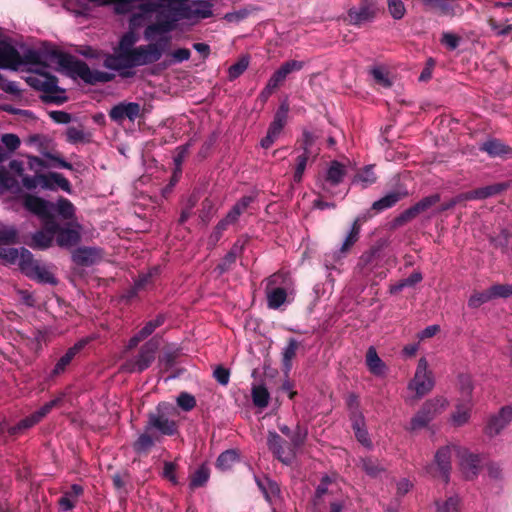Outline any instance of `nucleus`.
<instances>
[{
    "mask_svg": "<svg viewBox=\"0 0 512 512\" xmlns=\"http://www.w3.org/2000/svg\"><path fill=\"white\" fill-rule=\"evenodd\" d=\"M212 15V6L207 1L165 0L162 19L150 24L144 31L146 40H154L158 35L171 32L182 19H205Z\"/></svg>",
    "mask_w": 512,
    "mask_h": 512,
    "instance_id": "nucleus-1",
    "label": "nucleus"
},
{
    "mask_svg": "<svg viewBox=\"0 0 512 512\" xmlns=\"http://www.w3.org/2000/svg\"><path fill=\"white\" fill-rule=\"evenodd\" d=\"M24 206L41 220L54 221L53 212H57L63 219H72L75 214L74 205L66 198H59L56 203H52L34 195H26Z\"/></svg>",
    "mask_w": 512,
    "mask_h": 512,
    "instance_id": "nucleus-2",
    "label": "nucleus"
},
{
    "mask_svg": "<svg viewBox=\"0 0 512 512\" xmlns=\"http://www.w3.org/2000/svg\"><path fill=\"white\" fill-rule=\"evenodd\" d=\"M165 0H113L114 10L118 14H127L135 9L138 13H134L130 18V26L133 28L142 24V19L153 13H159V19L163 15V2Z\"/></svg>",
    "mask_w": 512,
    "mask_h": 512,
    "instance_id": "nucleus-3",
    "label": "nucleus"
},
{
    "mask_svg": "<svg viewBox=\"0 0 512 512\" xmlns=\"http://www.w3.org/2000/svg\"><path fill=\"white\" fill-rule=\"evenodd\" d=\"M51 63L61 69H74L77 74L88 83L106 82L110 76L104 72H94L80 61H74L73 57L60 52H52L49 56Z\"/></svg>",
    "mask_w": 512,
    "mask_h": 512,
    "instance_id": "nucleus-4",
    "label": "nucleus"
},
{
    "mask_svg": "<svg viewBox=\"0 0 512 512\" xmlns=\"http://www.w3.org/2000/svg\"><path fill=\"white\" fill-rule=\"evenodd\" d=\"M169 41L170 38L166 37L160 42L136 47L129 57V60L124 63V69L157 62L162 57Z\"/></svg>",
    "mask_w": 512,
    "mask_h": 512,
    "instance_id": "nucleus-5",
    "label": "nucleus"
},
{
    "mask_svg": "<svg viewBox=\"0 0 512 512\" xmlns=\"http://www.w3.org/2000/svg\"><path fill=\"white\" fill-rule=\"evenodd\" d=\"M435 386L433 372L429 369L425 357L418 360L413 378L408 382V391L414 393L415 398L420 399L427 395Z\"/></svg>",
    "mask_w": 512,
    "mask_h": 512,
    "instance_id": "nucleus-6",
    "label": "nucleus"
},
{
    "mask_svg": "<svg viewBox=\"0 0 512 512\" xmlns=\"http://www.w3.org/2000/svg\"><path fill=\"white\" fill-rule=\"evenodd\" d=\"M169 410L174 408L167 403L159 404L156 412L149 415L146 430H157L162 435H174L177 432V425L174 420L168 418Z\"/></svg>",
    "mask_w": 512,
    "mask_h": 512,
    "instance_id": "nucleus-7",
    "label": "nucleus"
},
{
    "mask_svg": "<svg viewBox=\"0 0 512 512\" xmlns=\"http://www.w3.org/2000/svg\"><path fill=\"white\" fill-rule=\"evenodd\" d=\"M27 82L33 88L47 93V97L56 103H63L66 100L65 91L59 89L57 78L46 73H38L27 78Z\"/></svg>",
    "mask_w": 512,
    "mask_h": 512,
    "instance_id": "nucleus-8",
    "label": "nucleus"
},
{
    "mask_svg": "<svg viewBox=\"0 0 512 512\" xmlns=\"http://www.w3.org/2000/svg\"><path fill=\"white\" fill-rule=\"evenodd\" d=\"M138 37L135 32L129 31L122 36L120 39L118 48L115 51V54L109 56L105 60V65L114 70L124 69V63L129 60V57L132 55L133 50L135 49L133 46L137 42Z\"/></svg>",
    "mask_w": 512,
    "mask_h": 512,
    "instance_id": "nucleus-9",
    "label": "nucleus"
},
{
    "mask_svg": "<svg viewBox=\"0 0 512 512\" xmlns=\"http://www.w3.org/2000/svg\"><path fill=\"white\" fill-rule=\"evenodd\" d=\"M317 137L310 132L303 133L302 148L303 152L296 159V167L294 172V181L302 180L304 171L309 160H315L319 154L320 148L316 144Z\"/></svg>",
    "mask_w": 512,
    "mask_h": 512,
    "instance_id": "nucleus-10",
    "label": "nucleus"
},
{
    "mask_svg": "<svg viewBox=\"0 0 512 512\" xmlns=\"http://www.w3.org/2000/svg\"><path fill=\"white\" fill-rule=\"evenodd\" d=\"M453 453H460V447L447 445L438 449L435 454L436 467L434 468L433 465L427 467V473L433 477H441L445 482H448Z\"/></svg>",
    "mask_w": 512,
    "mask_h": 512,
    "instance_id": "nucleus-11",
    "label": "nucleus"
},
{
    "mask_svg": "<svg viewBox=\"0 0 512 512\" xmlns=\"http://www.w3.org/2000/svg\"><path fill=\"white\" fill-rule=\"evenodd\" d=\"M156 350L157 344L155 342H147L134 359H130L122 365V369L129 373L141 372L147 369L155 359Z\"/></svg>",
    "mask_w": 512,
    "mask_h": 512,
    "instance_id": "nucleus-12",
    "label": "nucleus"
},
{
    "mask_svg": "<svg viewBox=\"0 0 512 512\" xmlns=\"http://www.w3.org/2000/svg\"><path fill=\"white\" fill-rule=\"evenodd\" d=\"M22 272L29 278L36 280L39 283L52 285L57 283L51 267L34 260L33 256H31L27 264L24 265Z\"/></svg>",
    "mask_w": 512,
    "mask_h": 512,
    "instance_id": "nucleus-13",
    "label": "nucleus"
},
{
    "mask_svg": "<svg viewBox=\"0 0 512 512\" xmlns=\"http://www.w3.org/2000/svg\"><path fill=\"white\" fill-rule=\"evenodd\" d=\"M286 280L280 273L272 275L267 284V304L271 309H278L287 299L288 293L284 287H272L276 284H285Z\"/></svg>",
    "mask_w": 512,
    "mask_h": 512,
    "instance_id": "nucleus-14",
    "label": "nucleus"
},
{
    "mask_svg": "<svg viewBox=\"0 0 512 512\" xmlns=\"http://www.w3.org/2000/svg\"><path fill=\"white\" fill-rule=\"evenodd\" d=\"M422 4L441 16L456 17L463 14L460 0H421Z\"/></svg>",
    "mask_w": 512,
    "mask_h": 512,
    "instance_id": "nucleus-15",
    "label": "nucleus"
},
{
    "mask_svg": "<svg viewBox=\"0 0 512 512\" xmlns=\"http://www.w3.org/2000/svg\"><path fill=\"white\" fill-rule=\"evenodd\" d=\"M303 67V61L290 60L283 63L269 78L267 82V92H274L289 74L300 71Z\"/></svg>",
    "mask_w": 512,
    "mask_h": 512,
    "instance_id": "nucleus-16",
    "label": "nucleus"
},
{
    "mask_svg": "<svg viewBox=\"0 0 512 512\" xmlns=\"http://www.w3.org/2000/svg\"><path fill=\"white\" fill-rule=\"evenodd\" d=\"M512 421V403L503 406L498 413L490 416L485 427L489 436L499 434Z\"/></svg>",
    "mask_w": 512,
    "mask_h": 512,
    "instance_id": "nucleus-17",
    "label": "nucleus"
},
{
    "mask_svg": "<svg viewBox=\"0 0 512 512\" xmlns=\"http://www.w3.org/2000/svg\"><path fill=\"white\" fill-rule=\"evenodd\" d=\"M254 201L253 196L242 197L227 213L226 217L222 219L216 226V236L218 239L221 233L227 228L228 225L234 224L240 215L247 210L249 205Z\"/></svg>",
    "mask_w": 512,
    "mask_h": 512,
    "instance_id": "nucleus-18",
    "label": "nucleus"
},
{
    "mask_svg": "<svg viewBox=\"0 0 512 512\" xmlns=\"http://www.w3.org/2000/svg\"><path fill=\"white\" fill-rule=\"evenodd\" d=\"M42 222L44 228L33 234L31 246L38 249H47L55 239L58 224L50 220H42Z\"/></svg>",
    "mask_w": 512,
    "mask_h": 512,
    "instance_id": "nucleus-19",
    "label": "nucleus"
},
{
    "mask_svg": "<svg viewBox=\"0 0 512 512\" xmlns=\"http://www.w3.org/2000/svg\"><path fill=\"white\" fill-rule=\"evenodd\" d=\"M473 407V399H458L449 418L450 424L454 427L467 424L471 418Z\"/></svg>",
    "mask_w": 512,
    "mask_h": 512,
    "instance_id": "nucleus-20",
    "label": "nucleus"
},
{
    "mask_svg": "<svg viewBox=\"0 0 512 512\" xmlns=\"http://www.w3.org/2000/svg\"><path fill=\"white\" fill-rule=\"evenodd\" d=\"M140 114V105L135 102H122L114 106L109 113L110 118L116 122H122L124 119L134 121Z\"/></svg>",
    "mask_w": 512,
    "mask_h": 512,
    "instance_id": "nucleus-21",
    "label": "nucleus"
},
{
    "mask_svg": "<svg viewBox=\"0 0 512 512\" xmlns=\"http://www.w3.org/2000/svg\"><path fill=\"white\" fill-rule=\"evenodd\" d=\"M40 187L45 190H61L71 193L70 182L60 173L50 172L47 174H40Z\"/></svg>",
    "mask_w": 512,
    "mask_h": 512,
    "instance_id": "nucleus-22",
    "label": "nucleus"
},
{
    "mask_svg": "<svg viewBox=\"0 0 512 512\" xmlns=\"http://www.w3.org/2000/svg\"><path fill=\"white\" fill-rule=\"evenodd\" d=\"M56 243L61 248H71L80 241L79 227H60L55 235Z\"/></svg>",
    "mask_w": 512,
    "mask_h": 512,
    "instance_id": "nucleus-23",
    "label": "nucleus"
},
{
    "mask_svg": "<svg viewBox=\"0 0 512 512\" xmlns=\"http://www.w3.org/2000/svg\"><path fill=\"white\" fill-rule=\"evenodd\" d=\"M0 256L6 263L18 265L23 271L24 265L27 264L32 254L25 248H7L1 251Z\"/></svg>",
    "mask_w": 512,
    "mask_h": 512,
    "instance_id": "nucleus-24",
    "label": "nucleus"
},
{
    "mask_svg": "<svg viewBox=\"0 0 512 512\" xmlns=\"http://www.w3.org/2000/svg\"><path fill=\"white\" fill-rule=\"evenodd\" d=\"M282 440L280 436L275 432H270L267 438L269 448L277 456V458L285 463L289 464L293 460L295 453L293 449L288 448L287 450L282 447Z\"/></svg>",
    "mask_w": 512,
    "mask_h": 512,
    "instance_id": "nucleus-25",
    "label": "nucleus"
},
{
    "mask_svg": "<svg viewBox=\"0 0 512 512\" xmlns=\"http://www.w3.org/2000/svg\"><path fill=\"white\" fill-rule=\"evenodd\" d=\"M460 466L467 479L475 477L480 468V459L477 455L468 453L466 450L460 448Z\"/></svg>",
    "mask_w": 512,
    "mask_h": 512,
    "instance_id": "nucleus-26",
    "label": "nucleus"
},
{
    "mask_svg": "<svg viewBox=\"0 0 512 512\" xmlns=\"http://www.w3.org/2000/svg\"><path fill=\"white\" fill-rule=\"evenodd\" d=\"M100 257V251L91 247H80L72 253L73 262L81 266L93 265L100 259Z\"/></svg>",
    "mask_w": 512,
    "mask_h": 512,
    "instance_id": "nucleus-27",
    "label": "nucleus"
},
{
    "mask_svg": "<svg viewBox=\"0 0 512 512\" xmlns=\"http://www.w3.org/2000/svg\"><path fill=\"white\" fill-rule=\"evenodd\" d=\"M88 343V339H83L77 342L74 346L69 348L65 355H63L55 364L52 375L56 376L63 373L66 367L71 363L75 355Z\"/></svg>",
    "mask_w": 512,
    "mask_h": 512,
    "instance_id": "nucleus-28",
    "label": "nucleus"
},
{
    "mask_svg": "<svg viewBox=\"0 0 512 512\" xmlns=\"http://www.w3.org/2000/svg\"><path fill=\"white\" fill-rule=\"evenodd\" d=\"M349 417L351 421L352 429L355 432L366 428V421L363 413L359 410L357 397L351 395L349 398Z\"/></svg>",
    "mask_w": 512,
    "mask_h": 512,
    "instance_id": "nucleus-29",
    "label": "nucleus"
},
{
    "mask_svg": "<svg viewBox=\"0 0 512 512\" xmlns=\"http://www.w3.org/2000/svg\"><path fill=\"white\" fill-rule=\"evenodd\" d=\"M449 405V400L445 396H436L427 400L422 409L427 413V415L433 420L438 415L443 413Z\"/></svg>",
    "mask_w": 512,
    "mask_h": 512,
    "instance_id": "nucleus-30",
    "label": "nucleus"
},
{
    "mask_svg": "<svg viewBox=\"0 0 512 512\" xmlns=\"http://www.w3.org/2000/svg\"><path fill=\"white\" fill-rule=\"evenodd\" d=\"M439 201H440L439 194H433V195L427 196V197L423 198L422 200H420L419 202H417L414 206H412L411 208L406 210L403 214V217L405 219H411V218L415 217L416 215H418L419 213L426 211L427 209H429L430 207H432Z\"/></svg>",
    "mask_w": 512,
    "mask_h": 512,
    "instance_id": "nucleus-31",
    "label": "nucleus"
},
{
    "mask_svg": "<svg viewBox=\"0 0 512 512\" xmlns=\"http://www.w3.org/2000/svg\"><path fill=\"white\" fill-rule=\"evenodd\" d=\"M366 364L369 371L376 376H383L386 372V365L378 356L377 351L373 346L368 348Z\"/></svg>",
    "mask_w": 512,
    "mask_h": 512,
    "instance_id": "nucleus-32",
    "label": "nucleus"
},
{
    "mask_svg": "<svg viewBox=\"0 0 512 512\" xmlns=\"http://www.w3.org/2000/svg\"><path fill=\"white\" fill-rule=\"evenodd\" d=\"M407 195V192L393 191L386 194L384 197L375 201L372 205V209L377 212L389 209L394 206L398 201Z\"/></svg>",
    "mask_w": 512,
    "mask_h": 512,
    "instance_id": "nucleus-33",
    "label": "nucleus"
},
{
    "mask_svg": "<svg viewBox=\"0 0 512 512\" xmlns=\"http://www.w3.org/2000/svg\"><path fill=\"white\" fill-rule=\"evenodd\" d=\"M359 466L370 477L376 478L385 471L384 466L375 458L365 457L360 459Z\"/></svg>",
    "mask_w": 512,
    "mask_h": 512,
    "instance_id": "nucleus-34",
    "label": "nucleus"
},
{
    "mask_svg": "<svg viewBox=\"0 0 512 512\" xmlns=\"http://www.w3.org/2000/svg\"><path fill=\"white\" fill-rule=\"evenodd\" d=\"M481 150L487 152L492 157L503 156L512 151V149L504 145L499 140H489L483 143Z\"/></svg>",
    "mask_w": 512,
    "mask_h": 512,
    "instance_id": "nucleus-35",
    "label": "nucleus"
},
{
    "mask_svg": "<svg viewBox=\"0 0 512 512\" xmlns=\"http://www.w3.org/2000/svg\"><path fill=\"white\" fill-rule=\"evenodd\" d=\"M376 179L377 178L373 171V166L369 165L355 175L353 184H359L362 188H366L375 183Z\"/></svg>",
    "mask_w": 512,
    "mask_h": 512,
    "instance_id": "nucleus-36",
    "label": "nucleus"
},
{
    "mask_svg": "<svg viewBox=\"0 0 512 512\" xmlns=\"http://www.w3.org/2000/svg\"><path fill=\"white\" fill-rule=\"evenodd\" d=\"M298 341L294 338L289 339L288 344L284 347L282 356H283V366L285 368L286 373L291 370L292 360L296 356V352L298 349Z\"/></svg>",
    "mask_w": 512,
    "mask_h": 512,
    "instance_id": "nucleus-37",
    "label": "nucleus"
},
{
    "mask_svg": "<svg viewBox=\"0 0 512 512\" xmlns=\"http://www.w3.org/2000/svg\"><path fill=\"white\" fill-rule=\"evenodd\" d=\"M458 389L461 394L460 399H473L474 381L468 374L458 376Z\"/></svg>",
    "mask_w": 512,
    "mask_h": 512,
    "instance_id": "nucleus-38",
    "label": "nucleus"
},
{
    "mask_svg": "<svg viewBox=\"0 0 512 512\" xmlns=\"http://www.w3.org/2000/svg\"><path fill=\"white\" fill-rule=\"evenodd\" d=\"M506 188L504 184H494L486 187L475 189L471 192L472 200L485 199L490 196L496 195Z\"/></svg>",
    "mask_w": 512,
    "mask_h": 512,
    "instance_id": "nucleus-39",
    "label": "nucleus"
},
{
    "mask_svg": "<svg viewBox=\"0 0 512 512\" xmlns=\"http://www.w3.org/2000/svg\"><path fill=\"white\" fill-rule=\"evenodd\" d=\"M490 287L484 291H474L468 299V306L472 309H477L483 304L492 301Z\"/></svg>",
    "mask_w": 512,
    "mask_h": 512,
    "instance_id": "nucleus-40",
    "label": "nucleus"
},
{
    "mask_svg": "<svg viewBox=\"0 0 512 512\" xmlns=\"http://www.w3.org/2000/svg\"><path fill=\"white\" fill-rule=\"evenodd\" d=\"M210 476V470L206 465L200 466L190 478V487L192 489L204 486Z\"/></svg>",
    "mask_w": 512,
    "mask_h": 512,
    "instance_id": "nucleus-41",
    "label": "nucleus"
},
{
    "mask_svg": "<svg viewBox=\"0 0 512 512\" xmlns=\"http://www.w3.org/2000/svg\"><path fill=\"white\" fill-rule=\"evenodd\" d=\"M2 191H9L11 193H19L21 191V185L18 179L3 171L0 181V192Z\"/></svg>",
    "mask_w": 512,
    "mask_h": 512,
    "instance_id": "nucleus-42",
    "label": "nucleus"
},
{
    "mask_svg": "<svg viewBox=\"0 0 512 512\" xmlns=\"http://www.w3.org/2000/svg\"><path fill=\"white\" fill-rule=\"evenodd\" d=\"M344 174V166L337 161H333L327 171L326 180L332 185H337L342 181Z\"/></svg>",
    "mask_w": 512,
    "mask_h": 512,
    "instance_id": "nucleus-43",
    "label": "nucleus"
},
{
    "mask_svg": "<svg viewBox=\"0 0 512 512\" xmlns=\"http://www.w3.org/2000/svg\"><path fill=\"white\" fill-rule=\"evenodd\" d=\"M238 461V455L234 450H227L221 453L217 459L216 466L221 470L230 469Z\"/></svg>",
    "mask_w": 512,
    "mask_h": 512,
    "instance_id": "nucleus-44",
    "label": "nucleus"
},
{
    "mask_svg": "<svg viewBox=\"0 0 512 512\" xmlns=\"http://www.w3.org/2000/svg\"><path fill=\"white\" fill-rule=\"evenodd\" d=\"M252 398H253V403L257 407L264 408L268 405L270 395L264 386L259 385V386L253 387Z\"/></svg>",
    "mask_w": 512,
    "mask_h": 512,
    "instance_id": "nucleus-45",
    "label": "nucleus"
},
{
    "mask_svg": "<svg viewBox=\"0 0 512 512\" xmlns=\"http://www.w3.org/2000/svg\"><path fill=\"white\" fill-rule=\"evenodd\" d=\"M360 230H361V225L359 223V220L357 219L354 221L350 232L346 236V238L341 246V252L348 251L356 243V241L359 238Z\"/></svg>",
    "mask_w": 512,
    "mask_h": 512,
    "instance_id": "nucleus-46",
    "label": "nucleus"
},
{
    "mask_svg": "<svg viewBox=\"0 0 512 512\" xmlns=\"http://www.w3.org/2000/svg\"><path fill=\"white\" fill-rule=\"evenodd\" d=\"M150 431L145 429V432L140 434L138 439L135 441L133 447L137 452H144L151 448L154 444L153 437L149 434Z\"/></svg>",
    "mask_w": 512,
    "mask_h": 512,
    "instance_id": "nucleus-47",
    "label": "nucleus"
},
{
    "mask_svg": "<svg viewBox=\"0 0 512 512\" xmlns=\"http://www.w3.org/2000/svg\"><path fill=\"white\" fill-rule=\"evenodd\" d=\"M388 11L392 18L400 20L406 13V8L402 0H387Z\"/></svg>",
    "mask_w": 512,
    "mask_h": 512,
    "instance_id": "nucleus-48",
    "label": "nucleus"
},
{
    "mask_svg": "<svg viewBox=\"0 0 512 512\" xmlns=\"http://www.w3.org/2000/svg\"><path fill=\"white\" fill-rule=\"evenodd\" d=\"M460 499L458 496H451L445 501L437 502L436 512H459Z\"/></svg>",
    "mask_w": 512,
    "mask_h": 512,
    "instance_id": "nucleus-49",
    "label": "nucleus"
},
{
    "mask_svg": "<svg viewBox=\"0 0 512 512\" xmlns=\"http://www.w3.org/2000/svg\"><path fill=\"white\" fill-rule=\"evenodd\" d=\"M491 294L494 299H507L512 297V284H494L490 286Z\"/></svg>",
    "mask_w": 512,
    "mask_h": 512,
    "instance_id": "nucleus-50",
    "label": "nucleus"
},
{
    "mask_svg": "<svg viewBox=\"0 0 512 512\" xmlns=\"http://www.w3.org/2000/svg\"><path fill=\"white\" fill-rule=\"evenodd\" d=\"M432 419L421 408L420 411L411 419L409 429L414 431L424 428Z\"/></svg>",
    "mask_w": 512,
    "mask_h": 512,
    "instance_id": "nucleus-51",
    "label": "nucleus"
},
{
    "mask_svg": "<svg viewBox=\"0 0 512 512\" xmlns=\"http://www.w3.org/2000/svg\"><path fill=\"white\" fill-rule=\"evenodd\" d=\"M249 66V59L242 57L235 64L231 65L228 69V75L231 80L239 77Z\"/></svg>",
    "mask_w": 512,
    "mask_h": 512,
    "instance_id": "nucleus-52",
    "label": "nucleus"
},
{
    "mask_svg": "<svg viewBox=\"0 0 512 512\" xmlns=\"http://www.w3.org/2000/svg\"><path fill=\"white\" fill-rule=\"evenodd\" d=\"M371 74L374 78V80L383 87H389L391 86V82L388 78L387 71L382 67H374L371 70Z\"/></svg>",
    "mask_w": 512,
    "mask_h": 512,
    "instance_id": "nucleus-53",
    "label": "nucleus"
},
{
    "mask_svg": "<svg viewBox=\"0 0 512 512\" xmlns=\"http://www.w3.org/2000/svg\"><path fill=\"white\" fill-rule=\"evenodd\" d=\"M177 404L179 407H181L184 411H190L192 410L196 405V400L194 396H192L189 393L182 392L177 397Z\"/></svg>",
    "mask_w": 512,
    "mask_h": 512,
    "instance_id": "nucleus-54",
    "label": "nucleus"
},
{
    "mask_svg": "<svg viewBox=\"0 0 512 512\" xmlns=\"http://www.w3.org/2000/svg\"><path fill=\"white\" fill-rule=\"evenodd\" d=\"M163 323L164 317L162 315H159L155 319L147 322L139 332L142 334V337L147 338L155 331L156 328L161 326Z\"/></svg>",
    "mask_w": 512,
    "mask_h": 512,
    "instance_id": "nucleus-55",
    "label": "nucleus"
},
{
    "mask_svg": "<svg viewBox=\"0 0 512 512\" xmlns=\"http://www.w3.org/2000/svg\"><path fill=\"white\" fill-rule=\"evenodd\" d=\"M62 400V396L60 397H57L51 401H49L48 403H46L45 405H43L39 410H37L36 412H34V416L35 418L38 419V421H40L42 418H44L54 407H56Z\"/></svg>",
    "mask_w": 512,
    "mask_h": 512,
    "instance_id": "nucleus-56",
    "label": "nucleus"
},
{
    "mask_svg": "<svg viewBox=\"0 0 512 512\" xmlns=\"http://www.w3.org/2000/svg\"><path fill=\"white\" fill-rule=\"evenodd\" d=\"M288 112H289L288 104L282 103L274 116L273 122L283 128L287 121Z\"/></svg>",
    "mask_w": 512,
    "mask_h": 512,
    "instance_id": "nucleus-57",
    "label": "nucleus"
},
{
    "mask_svg": "<svg viewBox=\"0 0 512 512\" xmlns=\"http://www.w3.org/2000/svg\"><path fill=\"white\" fill-rule=\"evenodd\" d=\"M1 141L5 145V147L11 151L16 150L20 146L19 137L12 133L2 135Z\"/></svg>",
    "mask_w": 512,
    "mask_h": 512,
    "instance_id": "nucleus-58",
    "label": "nucleus"
},
{
    "mask_svg": "<svg viewBox=\"0 0 512 512\" xmlns=\"http://www.w3.org/2000/svg\"><path fill=\"white\" fill-rule=\"evenodd\" d=\"M66 137H67L68 142L77 143V142L84 141L85 134L79 128L69 127L66 131Z\"/></svg>",
    "mask_w": 512,
    "mask_h": 512,
    "instance_id": "nucleus-59",
    "label": "nucleus"
},
{
    "mask_svg": "<svg viewBox=\"0 0 512 512\" xmlns=\"http://www.w3.org/2000/svg\"><path fill=\"white\" fill-rule=\"evenodd\" d=\"M39 421L37 418H35L34 414H31L30 416L22 419L16 426L11 428V433H16L17 431H20L22 429H28L35 424H37Z\"/></svg>",
    "mask_w": 512,
    "mask_h": 512,
    "instance_id": "nucleus-60",
    "label": "nucleus"
},
{
    "mask_svg": "<svg viewBox=\"0 0 512 512\" xmlns=\"http://www.w3.org/2000/svg\"><path fill=\"white\" fill-rule=\"evenodd\" d=\"M441 42L450 50H454L458 47L460 37L453 33H443Z\"/></svg>",
    "mask_w": 512,
    "mask_h": 512,
    "instance_id": "nucleus-61",
    "label": "nucleus"
},
{
    "mask_svg": "<svg viewBox=\"0 0 512 512\" xmlns=\"http://www.w3.org/2000/svg\"><path fill=\"white\" fill-rule=\"evenodd\" d=\"M306 436H307V431L298 426L296 428L295 432L293 433V435L290 436L293 447L298 448L301 445H303L305 442Z\"/></svg>",
    "mask_w": 512,
    "mask_h": 512,
    "instance_id": "nucleus-62",
    "label": "nucleus"
},
{
    "mask_svg": "<svg viewBox=\"0 0 512 512\" xmlns=\"http://www.w3.org/2000/svg\"><path fill=\"white\" fill-rule=\"evenodd\" d=\"M357 441L361 443L365 448L372 449L373 443L370 439L367 427L354 433Z\"/></svg>",
    "mask_w": 512,
    "mask_h": 512,
    "instance_id": "nucleus-63",
    "label": "nucleus"
},
{
    "mask_svg": "<svg viewBox=\"0 0 512 512\" xmlns=\"http://www.w3.org/2000/svg\"><path fill=\"white\" fill-rule=\"evenodd\" d=\"M191 52L187 48H179L171 53V57L174 63H181L189 60Z\"/></svg>",
    "mask_w": 512,
    "mask_h": 512,
    "instance_id": "nucleus-64",
    "label": "nucleus"
}]
</instances>
